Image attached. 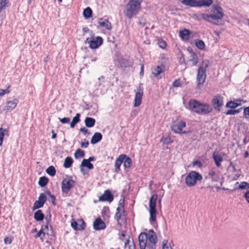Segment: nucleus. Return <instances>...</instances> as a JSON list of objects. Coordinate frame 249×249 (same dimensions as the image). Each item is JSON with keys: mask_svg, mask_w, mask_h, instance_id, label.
Masks as SVG:
<instances>
[{"mask_svg": "<svg viewBox=\"0 0 249 249\" xmlns=\"http://www.w3.org/2000/svg\"><path fill=\"white\" fill-rule=\"evenodd\" d=\"M140 249H145L147 247L149 249H156L157 237L153 230H149L147 232H142L138 237Z\"/></svg>", "mask_w": 249, "mask_h": 249, "instance_id": "obj_1", "label": "nucleus"}, {"mask_svg": "<svg viewBox=\"0 0 249 249\" xmlns=\"http://www.w3.org/2000/svg\"><path fill=\"white\" fill-rule=\"evenodd\" d=\"M189 109L198 115H207L213 110V107L208 103L201 102L196 99L188 102Z\"/></svg>", "mask_w": 249, "mask_h": 249, "instance_id": "obj_2", "label": "nucleus"}, {"mask_svg": "<svg viewBox=\"0 0 249 249\" xmlns=\"http://www.w3.org/2000/svg\"><path fill=\"white\" fill-rule=\"evenodd\" d=\"M143 0H129L125 6V16L131 19L138 14Z\"/></svg>", "mask_w": 249, "mask_h": 249, "instance_id": "obj_3", "label": "nucleus"}, {"mask_svg": "<svg viewBox=\"0 0 249 249\" xmlns=\"http://www.w3.org/2000/svg\"><path fill=\"white\" fill-rule=\"evenodd\" d=\"M181 3L190 7H209L213 3V0H182Z\"/></svg>", "mask_w": 249, "mask_h": 249, "instance_id": "obj_4", "label": "nucleus"}, {"mask_svg": "<svg viewBox=\"0 0 249 249\" xmlns=\"http://www.w3.org/2000/svg\"><path fill=\"white\" fill-rule=\"evenodd\" d=\"M158 197V196L157 194H153L151 196L149 200V221L151 224H153L156 220L157 212L156 210V205Z\"/></svg>", "mask_w": 249, "mask_h": 249, "instance_id": "obj_5", "label": "nucleus"}, {"mask_svg": "<svg viewBox=\"0 0 249 249\" xmlns=\"http://www.w3.org/2000/svg\"><path fill=\"white\" fill-rule=\"evenodd\" d=\"M202 179V176L197 172L191 171L185 178V183L188 187L195 186L197 181H200Z\"/></svg>", "mask_w": 249, "mask_h": 249, "instance_id": "obj_6", "label": "nucleus"}, {"mask_svg": "<svg viewBox=\"0 0 249 249\" xmlns=\"http://www.w3.org/2000/svg\"><path fill=\"white\" fill-rule=\"evenodd\" d=\"M90 37H88L86 39L85 43L89 44V47L92 49L98 48L103 44V38L101 36H97L94 38V34L93 31L90 32Z\"/></svg>", "mask_w": 249, "mask_h": 249, "instance_id": "obj_7", "label": "nucleus"}, {"mask_svg": "<svg viewBox=\"0 0 249 249\" xmlns=\"http://www.w3.org/2000/svg\"><path fill=\"white\" fill-rule=\"evenodd\" d=\"M212 12V14H209L210 22H213V20L220 19L224 16L223 9L221 7L217 5L213 6Z\"/></svg>", "mask_w": 249, "mask_h": 249, "instance_id": "obj_8", "label": "nucleus"}, {"mask_svg": "<svg viewBox=\"0 0 249 249\" xmlns=\"http://www.w3.org/2000/svg\"><path fill=\"white\" fill-rule=\"evenodd\" d=\"M208 67V64H205L200 66L197 70V73L196 76V81L197 86L203 84L206 78V69Z\"/></svg>", "mask_w": 249, "mask_h": 249, "instance_id": "obj_9", "label": "nucleus"}, {"mask_svg": "<svg viewBox=\"0 0 249 249\" xmlns=\"http://www.w3.org/2000/svg\"><path fill=\"white\" fill-rule=\"evenodd\" d=\"M75 181L72 180L71 177L64 179L61 183V189L63 193L68 194L69 190L74 186Z\"/></svg>", "mask_w": 249, "mask_h": 249, "instance_id": "obj_10", "label": "nucleus"}, {"mask_svg": "<svg viewBox=\"0 0 249 249\" xmlns=\"http://www.w3.org/2000/svg\"><path fill=\"white\" fill-rule=\"evenodd\" d=\"M212 105L214 109L220 111L223 105V97L219 94L215 95L212 100Z\"/></svg>", "mask_w": 249, "mask_h": 249, "instance_id": "obj_11", "label": "nucleus"}, {"mask_svg": "<svg viewBox=\"0 0 249 249\" xmlns=\"http://www.w3.org/2000/svg\"><path fill=\"white\" fill-rule=\"evenodd\" d=\"M142 95L143 89L141 86H139L138 88L135 95L134 103V107H138L140 106L142 101Z\"/></svg>", "mask_w": 249, "mask_h": 249, "instance_id": "obj_12", "label": "nucleus"}, {"mask_svg": "<svg viewBox=\"0 0 249 249\" xmlns=\"http://www.w3.org/2000/svg\"><path fill=\"white\" fill-rule=\"evenodd\" d=\"M115 218L120 225L124 224L125 222V215L124 209H121V208H117Z\"/></svg>", "mask_w": 249, "mask_h": 249, "instance_id": "obj_13", "label": "nucleus"}, {"mask_svg": "<svg viewBox=\"0 0 249 249\" xmlns=\"http://www.w3.org/2000/svg\"><path fill=\"white\" fill-rule=\"evenodd\" d=\"M186 126V123L183 121L174 122L171 126V129L176 133L181 134L182 128Z\"/></svg>", "mask_w": 249, "mask_h": 249, "instance_id": "obj_14", "label": "nucleus"}, {"mask_svg": "<svg viewBox=\"0 0 249 249\" xmlns=\"http://www.w3.org/2000/svg\"><path fill=\"white\" fill-rule=\"evenodd\" d=\"M47 197L44 193H41L39 195L38 200L36 201L34 204L33 210L39 209L43 206L45 202L46 201Z\"/></svg>", "mask_w": 249, "mask_h": 249, "instance_id": "obj_15", "label": "nucleus"}, {"mask_svg": "<svg viewBox=\"0 0 249 249\" xmlns=\"http://www.w3.org/2000/svg\"><path fill=\"white\" fill-rule=\"evenodd\" d=\"M114 198L113 195L110 191L105 190L104 194L99 197V201L101 202L108 201L111 202Z\"/></svg>", "mask_w": 249, "mask_h": 249, "instance_id": "obj_16", "label": "nucleus"}, {"mask_svg": "<svg viewBox=\"0 0 249 249\" xmlns=\"http://www.w3.org/2000/svg\"><path fill=\"white\" fill-rule=\"evenodd\" d=\"M93 226L94 229L96 231L104 230L106 228V224L100 218L95 219Z\"/></svg>", "mask_w": 249, "mask_h": 249, "instance_id": "obj_17", "label": "nucleus"}, {"mask_svg": "<svg viewBox=\"0 0 249 249\" xmlns=\"http://www.w3.org/2000/svg\"><path fill=\"white\" fill-rule=\"evenodd\" d=\"M125 157L126 155L121 154L116 160L114 165L115 172L116 173H119V171H120V166L122 163L123 162Z\"/></svg>", "mask_w": 249, "mask_h": 249, "instance_id": "obj_18", "label": "nucleus"}, {"mask_svg": "<svg viewBox=\"0 0 249 249\" xmlns=\"http://www.w3.org/2000/svg\"><path fill=\"white\" fill-rule=\"evenodd\" d=\"M18 103V99H14L12 101H7L4 106V109L7 111H11L17 107Z\"/></svg>", "mask_w": 249, "mask_h": 249, "instance_id": "obj_19", "label": "nucleus"}, {"mask_svg": "<svg viewBox=\"0 0 249 249\" xmlns=\"http://www.w3.org/2000/svg\"><path fill=\"white\" fill-rule=\"evenodd\" d=\"M152 74L158 79H160L164 75V67L156 66L152 71Z\"/></svg>", "mask_w": 249, "mask_h": 249, "instance_id": "obj_20", "label": "nucleus"}, {"mask_svg": "<svg viewBox=\"0 0 249 249\" xmlns=\"http://www.w3.org/2000/svg\"><path fill=\"white\" fill-rule=\"evenodd\" d=\"M213 158L217 167L221 166V162L223 161V157L221 154L218 152L215 151L213 154Z\"/></svg>", "mask_w": 249, "mask_h": 249, "instance_id": "obj_21", "label": "nucleus"}, {"mask_svg": "<svg viewBox=\"0 0 249 249\" xmlns=\"http://www.w3.org/2000/svg\"><path fill=\"white\" fill-rule=\"evenodd\" d=\"M192 18L194 19L197 20H198V21H200V20H201L202 19H204V20H205L206 21H207L209 22V14H204V13L199 14H194L193 15Z\"/></svg>", "mask_w": 249, "mask_h": 249, "instance_id": "obj_22", "label": "nucleus"}, {"mask_svg": "<svg viewBox=\"0 0 249 249\" xmlns=\"http://www.w3.org/2000/svg\"><path fill=\"white\" fill-rule=\"evenodd\" d=\"M41 229H43V231L45 232V235L47 234L49 236L53 237V228L51 225H49L48 222L44 226V227H42Z\"/></svg>", "mask_w": 249, "mask_h": 249, "instance_id": "obj_23", "label": "nucleus"}, {"mask_svg": "<svg viewBox=\"0 0 249 249\" xmlns=\"http://www.w3.org/2000/svg\"><path fill=\"white\" fill-rule=\"evenodd\" d=\"M98 24L100 27H104L108 30H110L112 28L110 22L107 19L103 20L102 18H101L98 22Z\"/></svg>", "mask_w": 249, "mask_h": 249, "instance_id": "obj_24", "label": "nucleus"}, {"mask_svg": "<svg viewBox=\"0 0 249 249\" xmlns=\"http://www.w3.org/2000/svg\"><path fill=\"white\" fill-rule=\"evenodd\" d=\"M102 135L100 132H95L92 137L90 142L94 144L100 142L102 139Z\"/></svg>", "mask_w": 249, "mask_h": 249, "instance_id": "obj_25", "label": "nucleus"}, {"mask_svg": "<svg viewBox=\"0 0 249 249\" xmlns=\"http://www.w3.org/2000/svg\"><path fill=\"white\" fill-rule=\"evenodd\" d=\"M188 62L190 63V66H196L198 62V57L197 55L194 53H192L190 54V58L188 60Z\"/></svg>", "mask_w": 249, "mask_h": 249, "instance_id": "obj_26", "label": "nucleus"}, {"mask_svg": "<svg viewBox=\"0 0 249 249\" xmlns=\"http://www.w3.org/2000/svg\"><path fill=\"white\" fill-rule=\"evenodd\" d=\"M85 124L87 127H92L95 124V120L91 117H86L85 119Z\"/></svg>", "mask_w": 249, "mask_h": 249, "instance_id": "obj_27", "label": "nucleus"}, {"mask_svg": "<svg viewBox=\"0 0 249 249\" xmlns=\"http://www.w3.org/2000/svg\"><path fill=\"white\" fill-rule=\"evenodd\" d=\"M44 218V214L42 212V211L38 210L36 211L34 213V218L37 221H41L43 220Z\"/></svg>", "mask_w": 249, "mask_h": 249, "instance_id": "obj_28", "label": "nucleus"}, {"mask_svg": "<svg viewBox=\"0 0 249 249\" xmlns=\"http://www.w3.org/2000/svg\"><path fill=\"white\" fill-rule=\"evenodd\" d=\"M5 135H9V130L8 129H3L0 128V146L2 144L3 137Z\"/></svg>", "mask_w": 249, "mask_h": 249, "instance_id": "obj_29", "label": "nucleus"}, {"mask_svg": "<svg viewBox=\"0 0 249 249\" xmlns=\"http://www.w3.org/2000/svg\"><path fill=\"white\" fill-rule=\"evenodd\" d=\"M92 11L91 9L88 7L83 11V16L86 19H88L92 17Z\"/></svg>", "mask_w": 249, "mask_h": 249, "instance_id": "obj_30", "label": "nucleus"}, {"mask_svg": "<svg viewBox=\"0 0 249 249\" xmlns=\"http://www.w3.org/2000/svg\"><path fill=\"white\" fill-rule=\"evenodd\" d=\"M80 114L77 113L76 116L74 117L72 120L71 122L70 123V126L71 128H74L76 124L80 122Z\"/></svg>", "mask_w": 249, "mask_h": 249, "instance_id": "obj_31", "label": "nucleus"}, {"mask_svg": "<svg viewBox=\"0 0 249 249\" xmlns=\"http://www.w3.org/2000/svg\"><path fill=\"white\" fill-rule=\"evenodd\" d=\"M80 167H86L89 169H92L93 168V165L88 160L84 159L80 165Z\"/></svg>", "mask_w": 249, "mask_h": 249, "instance_id": "obj_32", "label": "nucleus"}, {"mask_svg": "<svg viewBox=\"0 0 249 249\" xmlns=\"http://www.w3.org/2000/svg\"><path fill=\"white\" fill-rule=\"evenodd\" d=\"M208 176L213 181L217 182L218 181L219 177L216 175L215 171L213 170H211L209 172Z\"/></svg>", "mask_w": 249, "mask_h": 249, "instance_id": "obj_33", "label": "nucleus"}, {"mask_svg": "<svg viewBox=\"0 0 249 249\" xmlns=\"http://www.w3.org/2000/svg\"><path fill=\"white\" fill-rule=\"evenodd\" d=\"M73 163V160L70 157H67L64 161L63 166L66 168H70Z\"/></svg>", "mask_w": 249, "mask_h": 249, "instance_id": "obj_34", "label": "nucleus"}, {"mask_svg": "<svg viewBox=\"0 0 249 249\" xmlns=\"http://www.w3.org/2000/svg\"><path fill=\"white\" fill-rule=\"evenodd\" d=\"M123 162L124 166L125 168H130L132 164V161L131 159L129 157H127L126 155Z\"/></svg>", "mask_w": 249, "mask_h": 249, "instance_id": "obj_35", "label": "nucleus"}, {"mask_svg": "<svg viewBox=\"0 0 249 249\" xmlns=\"http://www.w3.org/2000/svg\"><path fill=\"white\" fill-rule=\"evenodd\" d=\"M49 179L46 177H41L39 178L38 184L40 186L43 187L45 186L48 183Z\"/></svg>", "mask_w": 249, "mask_h": 249, "instance_id": "obj_36", "label": "nucleus"}, {"mask_svg": "<svg viewBox=\"0 0 249 249\" xmlns=\"http://www.w3.org/2000/svg\"><path fill=\"white\" fill-rule=\"evenodd\" d=\"M240 105L241 104H239L233 101H230L227 103L226 105V107L227 108L234 109Z\"/></svg>", "mask_w": 249, "mask_h": 249, "instance_id": "obj_37", "label": "nucleus"}, {"mask_svg": "<svg viewBox=\"0 0 249 249\" xmlns=\"http://www.w3.org/2000/svg\"><path fill=\"white\" fill-rule=\"evenodd\" d=\"M46 173L52 177L55 176L56 174V170L53 166H50L46 170Z\"/></svg>", "mask_w": 249, "mask_h": 249, "instance_id": "obj_38", "label": "nucleus"}, {"mask_svg": "<svg viewBox=\"0 0 249 249\" xmlns=\"http://www.w3.org/2000/svg\"><path fill=\"white\" fill-rule=\"evenodd\" d=\"M242 109H243V107H242L237 109H229L225 112V114L227 115H234L235 114H237V113H239L240 112H241V110H242Z\"/></svg>", "mask_w": 249, "mask_h": 249, "instance_id": "obj_39", "label": "nucleus"}, {"mask_svg": "<svg viewBox=\"0 0 249 249\" xmlns=\"http://www.w3.org/2000/svg\"><path fill=\"white\" fill-rule=\"evenodd\" d=\"M128 246V249H135V246L133 241H130L129 239H127L124 242V247L126 248Z\"/></svg>", "mask_w": 249, "mask_h": 249, "instance_id": "obj_40", "label": "nucleus"}, {"mask_svg": "<svg viewBox=\"0 0 249 249\" xmlns=\"http://www.w3.org/2000/svg\"><path fill=\"white\" fill-rule=\"evenodd\" d=\"M85 156V152L83 150H81L80 149H78L76 150L74 153V157L75 159H78L79 158L84 157Z\"/></svg>", "mask_w": 249, "mask_h": 249, "instance_id": "obj_41", "label": "nucleus"}, {"mask_svg": "<svg viewBox=\"0 0 249 249\" xmlns=\"http://www.w3.org/2000/svg\"><path fill=\"white\" fill-rule=\"evenodd\" d=\"M160 142L164 144H168L173 142L171 138L169 136L167 137H162L160 140Z\"/></svg>", "mask_w": 249, "mask_h": 249, "instance_id": "obj_42", "label": "nucleus"}, {"mask_svg": "<svg viewBox=\"0 0 249 249\" xmlns=\"http://www.w3.org/2000/svg\"><path fill=\"white\" fill-rule=\"evenodd\" d=\"M196 47L200 50H203L205 47L204 42L201 40H198L196 41Z\"/></svg>", "mask_w": 249, "mask_h": 249, "instance_id": "obj_43", "label": "nucleus"}, {"mask_svg": "<svg viewBox=\"0 0 249 249\" xmlns=\"http://www.w3.org/2000/svg\"><path fill=\"white\" fill-rule=\"evenodd\" d=\"M45 236V232L43 231V229H41L35 235V237L37 238L40 237V240L42 242H43V237Z\"/></svg>", "mask_w": 249, "mask_h": 249, "instance_id": "obj_44", "label": "nucleus"}, {"mask_svg": "<svg viewBox=\"0 0 249 249\" xmlns=\"http://www.w3.org/2000/svg\"><path fill=\"white\" fill-rule=\"evenodd\" d=\"M179 36L182 38H187L189 36V31L184 29L179 32Z\"/></svg>", "mask_w": 249, "mask_h": 249, "instance_id": "obj_45", "label": "nucleus"}, {"mask_svg": "<svg viewBox=\"0 0 249 249\" xmlns=\"http://www.w3.org/2000/svg\"><path fill=\"white\" fill-rule=\"evenodd\" d=\"M244 108L243 116L248 121H249V106Z\"/></svg>", "mask_w": 249, "mask_h": 249, "instance_id": "obj_46", "label": "nucleus"}, {"mask_svg": "<svg viewBox=\"0 0 249 249\" xmlns=\"http://www.w3.org/2000/svg\"><path fill=\"white\" fill-rule=\"evenodd\" d=\"M238 188L240 189H249V183L247 182H242L239 185Z\"/></svg>", "mask_w": 249, "mask_h": 249, "instance_id": "obj_47", "label": "nucleus"}, {"mask_svg": "<svg viewBox=\"0 0 249 249\" xmlns=\"http://www.w3.org/2000/svg\"><path fill=\"white\" fill-rule=\"evenodd\" d=\"M182 85V82L179 79L175 80L173 83V86L174 87H179Z\"/></svg>", "mask_w": 249, "mask_h": 249, "instance_id": "obj_48", "label": "nucleus"}, {"mask_svg": "<svg viewBox=\"0 0 249 249\" xmlns=\"http://www.w3.org/2000/svg\"><path fill=\"white\" fill-rule=\"evenodd\" d=\"M129 236L126 235L125 234L124 231H122L121 233L120 234L119 239H120V240H121L122 241H124V239H126V240L127 239H129Z\"/></svg>", "mask_w": 249, "mask_h": 249, "instance_id": "obj_49", "label": "nucleus"}, {"mask_svg": "<svg viewBox=\"0 0 249 249\" xmlns=\"http://www.w3.org/2000/svg\"><path fill=\"white\" fill-rule=\"evenodd\" d=\"M58 119L59 120L60 122L63 124H68L70 122V118L69 117H64L63 118H59Z\"/></svg>", "mask_w": 249, "mask_h": 249, "instance_id": "obj_50", "label": "nucleus"}, {"mask_svg": "<svg viewBox=\"0 0 249 249\" xmlns=\"http://www.w3.org/2000/svg\"><path fill=\"white\" fill-rule=\"evenodd\" d=\"M162 249H172L169 244H168L167 241H163L162 242Z\"/></svg>", "mask_w": 249, "mask_h": 249, "instance_id": "obj_51", "label": "nucleus"}, {"mask_svg": "<svg viewBox=\"0 0 249 249\" xmlns=\"http://www.w3.org/2000/svg\"><path fill=\"white\" fill-rule=\"evenodd\" d=\"M10 92V90L9 89V87H8L5 89H0V96H2L5 93H9Z\"/></svg>", "mask_w": 249, "mask_h": 249, "instance_id": "obj_52", "label": "nucleus"}, {"mask_svg": "<svg viewBox=\"0 0 249 249\" xmlns=\"http://www.w3.org/2000/svg\"><path fill=\"white\" fill-rule=\"evenodd\" d=\"M81 147L82 148H87L88 147L89 142L86 140H84L83 142H81Z\"/></svg>", "mask_w": 249, "mask_h": 249, "instance_id": "obj_53", "label": "nucleus"}, {"mask_svg": "<svg viewBox=\"0 0 249 249\" xmlns=\"http://www.w3.org/2000/svg\"><path fill=\"white\" fill-rule=\"evenodd\" d=\"M71 227L75 230H78V224L75 221H72L71 222Z\"/></svg>", "mask_w": 249, "mask_h": 249, "instance_id": "obj_54", "label": "nucleus"}, {"mask_svg": "<svg viewBox=\"0 0 249 249\" xmlns=\"http://www.w3.org/2000/svg\"><path fill=\"white\" fill-rule=\"evenodd\" d=\"M78 230H83L85 228L86 224L83 220H82V223L80 225H78Z\"/></svg>", "mask_w": 249, "mask_h": 249, "instance_id": "obj_55", "label": "nucleus"}, {"mask_svg": "<svg viewBox=\"0 0 249 249\" xmlns=\"http://www.w3.org/2000/svg\"><path fill=\"white\" fill-rule=\"evenodd\" d=\"M159 46L162 49H164L166 46V43L164 41H161L159 42Z\"/></svg>", "mask_w": 249, "mask_h": 249, "instance_id": "obj_56", "label": "nucleus"}, {"mask_svg": "<svg viewBox=\"0 0 249 249\" xmlns=\"http://www.w3.org/2000/svg\"><path fill=\"white\" fill-rule=\"evenodd\" d=\"M119 207L118 208H121V209H124V200L120 199L119 203Z\"/></svg>", "mask_w": 249, "mask_h": 249, "instance_id": "obj_57", "label": "nucleus"}, {"mask_svg": "<svg viewBox=\"0 0 249 249\" xmlns=\"http://www.w3.org/2000/svg\"><path fill=\"white\" fill-rule=\"evenodd\" d=\"M80 131L84 133V135H86L87 134H89V132L88 131V129L85 127H82L80 129Z\"/></svg>", "mask_w": 249, "mask_h": 249, "instance_id": "obj_58", "label": "nucleus"}, {"mask_svg": "<svg viewBox=\"0 0 249 249\" xmlns=\"http://www.w3.org/2000/svg\"><path fill=\"white\" fill-rule=\"evenodd\" d=\"M244 196L246 201L249 203V190L246 192Z\"/></svg>", "mask_w": 249, "mask_h": 249, "instance_id": "obj_59", "label": "nucleus"}, {"mask_svg": "<svg viewBox=\"0 0 249 249\" xmlns=\"http://www.w3.org/2000/svg\"><path fill=\"white\" fill-rule=\"evenodd\" d=\"M4 241L6 244H10L12 243V240L8 237H5Z\"/></svg>", "mask_w": 249, "mask_h": 249, "instance_id": "obj_60", "label": "nucleus"}, {"mask_svg": "<svg viewBox=\"0 0 249 249\" xmlns=\"http://www.w3.org/2000/svg\"><path fill=\"white\" fill-rule=\"evenodd\" d=\"M52 200V203L53 205H56V203H55V196L52 195L50 197Z\"/></svg>", "mask_w": 249, "mask_h": 249, "instance_id": "obj_61", "label": "nucleus"}, {"mask_svg": "<svg viewBox=\"0 0 249 249\" xmlns=\"http://www.w3.org/2000/svg\"><path fill=\"white\" fill-rule=\"evenodd\" d=\"M194 165H197L198 167H200L201 166V163L199 161L196 160L193 162Z\"/></svg>", "mask_w": 249, "mask_h": 249, "instance_id": "obj_62", "label": "nucleus"}, {"mask_svg": "<svg viewBox=\"0 0 249 249\" xmlns=\"http://www.w3.org/2000/svg\"><path fill=\"white\" fill-rule=\"evenodd\" d=\"M82 31L84 33L89 32H90L89 29L87 27L83 28Z\"/></svg>", "mask_w": 249, "mask_h": 249, "instance_id": "obj_63", "label": "nucleus"}, {"mask_svg": "<svg viewBox=\"0 0 249 249\" xmlns=\"http://www.w3.org/2000/svg\"><path fill=\"white\" fill-rule=\"evenodd\" d=\"M52 138L53 139H55L56 137V134L55 133H54V130H52Z\"/></svg>", "mask_w": 249, "mask_h": 249, "instance_id": "obj_64", "label": "nucleus"}]
</instances>
